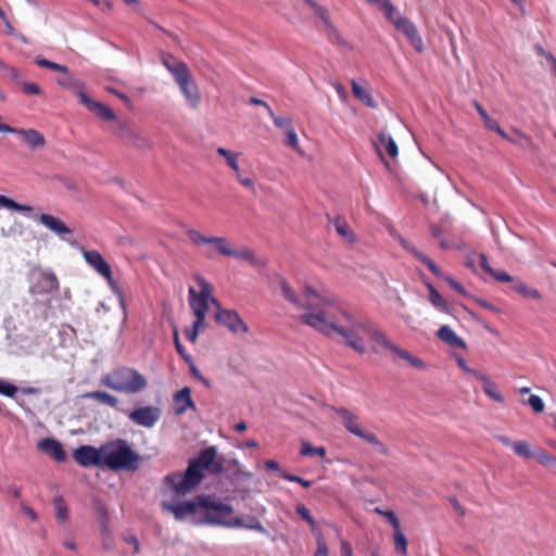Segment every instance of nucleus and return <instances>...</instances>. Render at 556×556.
I'll return each instance as SVG.
<instances>
[{"mask_svg": "<svg viewBox=\"0 0 556 556\" xmlns=\"http://www.w3.org/2000/svg\"><path fill=\"white\" fill-rule=\"evenodd\" d=\"M315 330L327 337H340L344 344L358 354L367 351L365 337L372 342V351L388 350L394 357L406 361L417 369H426L425 362L394 344L387 334L367 319H358L339 306L333 295H319L315 291Z\"/></svg>", "mask_w": 556, "mask_h": 556, "instance_id": "obj_1", "label": "nucleus"}, {"mask_svg": "<svg viewBox=\"0 0 556 556\" xmlns=\"http://www.w3.org/2000/svg\"><path fill=\"white\" fill-rule=\"evenodd\" d=\"M163 511L170 513L178 521L189 519L194 526L226 523L224 516L232 514L230 505L211 495H197L190 501L162 502Z\"/></svg>", "mask_w": 556, "mask_h": 556, "instance_id": "obj_2", "label": "nucleus"}, {"mask_svg": "<svg viewBox=\"0 0 556 556\" xmlns=\"http://www.w3.org/2000/svg\"><path fill=\"white\" fill-rule=\"evenodd\" d=\"M204 470L213 475L224 471V459L218 457L215 446L202 450L197 458L190 459L184 473L173 472L165 476L164 483L177 495H184L202 482Z\"/></svg>", "mask_w": 556, "mask_h": 556, "instance_id": "obj_3", "label": "nucleus"}, {"mask_svg": "<svg viewBox=\"0 0 556 556\" xmlns=\"http://www.w3.org/2000/svg\"><path fill=\"white\" fill-rule=\"evenodd\" d=\"M162 64L173 75L175 83L178 85L189 105L192 109H197L201 101V93L188 65L170 53H164L162 55Z\"/></svg>", "mask_w": 556, "mask_h": 556, "instance_id": "obj_4", "label": "nucleus"}, {"mask_svg": "<svg viewBox=\"0 0 556 556\" xmlns=\"http://www.w3.org/2000/svg\"><path fill=\"white\" fill-rule=\"evenodd\" d=\"M103 467L111 470H130L138 469L140 455L131 448L129 443L123 439H116L102 445Z\"/></svg>", "mask_w": 556, "mask_h": 556, "instance_id": "obj_5", "label": "nucleus"}, {"mask_svg": "<svg viewBox=\"0 0 556 556\" xmlns=\"http://www.w3.org/2000/svg\"><path fill=\"white\" fill-rule=\"evenodd\" d=\"M101 383L124 393H138L148 386L147 379L138 370L129 367L117 368L104 375Z\"/></svg>", "mask_w": 556, "mask_h": 556, "instance_id": "obj_6", "label": "nucleus"}, {"mask_svg": "<svg viewBox=\"0 0 556 556\" xmlns=\"http://www.w3.org/2000/svg\"><path fill=\"white\" fill-rule=\"evenodd\" d=\"M332 410L340 418L348 432L370 444L381 455H389V447L372 431L362 426L361 417L346 407H333Z\"/></svg>", "mask_w": 556, "mask_h": 556, "instance_id": "obj_7", "label": "nucleus"}, {"mask_svg": "<svg viewBox=\"0 0 556 556\" xmlns=\"http://www.w3.org/2000/svg\"><path fill=\"white\" fill-rule=\"evenodd\" d=\"M81 255L85 262L101 277L105 279L109 285L110 290L113 294L116 295L121 308L126 314L127 304H126V295L124 290L117 283V281L113 277V271L110 264L105 261L103 255L98 250H87L81 249Z\"/></svg>", "mask_w": 556, "mask_h": 556, "instance_id": "obj_8", "label": "nucleus"}, {"mask_svg": "<svg viewBox=\"0 0 556 556\" xmlns=\"http://www.w3.org/2000/svg\"><path fill=\"white\" fill-rule=\"evenodd\" d=\"M197 282L200 287L198 292L193 287L189 288V304L195 316L198 324H204L208 311V304L212 303L213 287L203 277L198 276Z\"/></svg>", "mask_w": 556, "mask_h": 556, "instance_id": "obj_9", "label": "nucleus"}, {"mask_svg": "<svg viewBox=\"0 0 556 556\" xmlns=\"http://www.w3.org/2000/svg\"><path fill=\"white\" fill-rule=\"evenodd\" d=\"M277 286L282 296L290 302L298 311L305 309L306 312L301 316L302 321L308 326H313V311L311 307V296L308 293L296 295L290 287L287 279L280 275L275 277Z\"/></svg>", "mask_w": 556, "mask_h": 556, "instance_id": "obj_10", "label": "nucleus"}, {"mask_svg": "<svg viewBox=\"0 0 556 556\" xmlns=\"http://www.w3.org/2000/svg\"><path fill=\"white\" fill-rule=\"evenodd\" d=\"M399 242L407 252H409L418 261L425 264L434 276L444 279L459 294L464 295L466 293L465 288L458 281H456L450 276H445L443 271L439 268V266L430 257L418 251L410 242H408L402 237H400Z\"/></svg>", "mask_w": 556, "mask_h": 556, "instance_id": "obj_11", "label": "nucleus"}, {"mask_svg": "<svg viewBox=\"0 0 556 556\" xmlns=\"http://www.w3.org/2000/svg\"><path fill=\"white\" fill-rule=\"evenodd\" d=\"M212 304L216 308L214 318L218 325L227 328L232 333H247L249 331V326L235 309L223 308L216 299H212Z\"/></svg>", "mask_w": 556, "mask_h": 556, "instance_id": "obj_12", "label": "nucleus"}, {"mask_svg": "<svg viewBox=\"0 0 556 556\" xmlns=\"http://www.w3.org/2000/svg\"><path fill=\"white\" fill-rule=\"evenodd\" d=\"M186 235L189 241L195 245H211L217 253L226 256V254H230V242L225 237L212 236L207 237L202 235L200 231L195 229H188Z\"/></svg>", "mask_w": 556, "mask_h": 556, "instance_id": "obj_13", "label": "nucleus"}, {"mask_svg": "<svg viewBox=\"0 0 556 556\" xmlns=\"http://www.w3.org/2000/svg\"><path fill=\"white\" fill-rule=\"evenodd\" d=\"M59 288L60 283L54 273L39 270L33 274V280L29 287L31 294H49L56 292Z\"/></svg>", "mask_w": 556, "mask_h": 556, "instance_id": "obj_14", "label": "nucleus"}, {"mask_svg": "<svg viewBox=\"0 0 556 556\" xmlns=\"http://www.w3.org/2000/svg\"><path fill=\"white\" fill-rule=\"evenodd\" d=\"M162 415V410L157 406H142L131 410L128 414V418L135 425L144 427V428H153L160 420Z\"/></svg>", "mask_w": 556, "mask_h": 556, "instance_id": "obj_15", "label": "nucleus"}, {"mask_svg": "<svg viewBox=\"0 0 556 556\" xmlns=\"http://www.w3.org/2000/svg\"><path fill=\"white\" fill-rule=\"evenodd\" d=\"M112 131L127 144H132L137 148L147 146V140L132 128L129 121H116V124L112 127Z\"/></svg>", "mask_w": 556, "mask_h": 556, "instance_id": "obj_16", "label": "nucleus"}, {"mask_svg": "<svg viewBox=\"0 0 556 556\" xmlns=\"http://www.w3.org/2000/svg\"><path fill=\"white\" fill-rule=\"evenodd\" d=\"M73 457L75 462L83 467H103L102 446L96 448L91 445H81L74 451Z\"/></svg>", "mask_w": 556, "mask_h": 556, "instance_id": "obj_17", "label": "nucleus"}, {"mask_svg": "<svg viewBox=\"0 0 556 556\" xmlns=\"http://www.w3.org/2000/svg\"><path fill=\"white\" fill-rule=\"evenodd\" d=\"M394 27L406 36L407 40L417 52L424 51L422 39L416 26L408 18L404 16H397L394 21Z\"/></svg>", "mask_w": 556, "mask_h": 556, "instance_id": "obj_18", "label": "nucleus"}, {"mask_svg": "<svg viewBox=\"0 0 556 556\" xmlns=\"http://www.w3.org/2000/svg\"><path fill=\"white\" fill-rule=\"evenodd\" d=\"M315 18L319 20V30L326 34L330 42L338 46H345V41L340 36L336 27L330 23L328 12L326 9L317 7L315 4Z\"/></svg>", "mask_w": 556, "mask_h": 556, "instance_id": "obj_19", "label": "nucleus"}, {"mask_svg": "<svg viewBox=\"0 0 556 556\" xmlns=\"http://www.w3.org/2000/svg\"><path fill=\"white\" fill-rule=\"evenodd\" d=\"M78 97L80 99V102L88 108L89 111L97 114L101 119L103 121H115L116 115L114 111L109 108L108 105L92 100L88 94L84 93L83 91H79Z\"/></svg>", "mask_w": 556, "mask_h": 556, "instance_id": "obj_20", "label": "nucleus"}, {"mask_svg": "<svg viewBox=\"0 0 556 556\" xmlns=\"http://www.w3.org/2000/svg\"><path fill=\"white\" fill-rule=\"evenodd\" d=\"M175 415L180 416L187 412V409H197L195 403L191 397V389L185 387L177 391L174 396Z\"/></svg>", "mask_w": 556, "mask_h": 556, "instance_id": "obj_21", "label": "nucleus"}, {"mask_svg": "<svg viewBox=\"0 0 556 556\" xmlns=\"http://www.w3.org/2000/svg\"><path fill=\"white\" fill-rule=\"evenodd\" d=\"M231 514H226L223 518L227 523H217L216 526H224L227 528H245L250 530H255L261 533H265L266 529L262 525L260 520L254 517L249 518L248 522L244 521L243 518H230Z\"/></svg>", "mask_w": 556, "mask_h": 556, "instance_id": "obj_22", "label": "nucleus"}, {"mask_svg": "<svg viewBox=\"0 0 556 556\" xmlns=\"http://www.w3.org/2000/svg\"><path fill=\"white\" fill-rule=\"evenodd\" d=\"M38 450L51 456L56 462H64L66 458V453L62 444L54 439L47 438L39 441Z\"/></svg>", "mask_w": 556, "mask_h": 556, "instance_id": "obj_23", "label": "nucleus"}, {"mask_svg": "<svg viewBox=\"0 0 556 556\" xmlns=\"http://www.w3.org/2000/svg\"><path fill=\"white\" fill-rule=\"evenodd\" d=\"M31 149L37 150L46 144L45 136L36 129H17L14 132Z\"/></svg>", "mask_w": 556, "mask_h": 556, "instance_id": "obj_24", "label": "nucleus"}, {"mask_svg": "<svg viewBox=\"0 0 556 556\" xmlns=\"http://www.w3.org/2000/svg\"><path fill=\"white\" fill-rule=\"evenodd\" d=\"M100 511L103 515L100 523L101 545L103 549L111 551L115 547V541L109 526L108 510L102 507Z\"/></svg>", "mask_w": 556, "mask_h": 556, "instance_id": "obj_25", "label": "nucleus"}, {"mask_svg": "<svg viewBox=\"0 0 556 556\" xmlns=\"http://www.w3.org/2000/svg\"><path fill=\"white\" fill-rule=\"evenodd\" d=\"M39 222L59 236L70 235L72 230L58 217L50 214H41Z\"/></svg>", "mask_w": 556, "mask_h": 556, "instance_id": "obj_26", "label": "nucleus"}, {"mask_svg": "<svg viewBox=\"0 0 556 556\" xmlns=\"http://www.w3.org/2000/svg\"><path fill=\"white\" fill-rule=\"evenodd\" d=\"M437 336L440 340L447 343L453 348L466 349L465 341L459 338L454 330H452L448 326H442L439 328Z\"/></svg>", "mask_w": 556, "mask_h": 556, "instance_id": "obj_27", "label": "nucleus"}, {"mask_svg": "<svg viewBox=\"0 0 556 556\" xmlns=\"http://www.w3.org/2000/svg\"><path fill=\"white\" fill-rule=\"evenodd\" d=\"M352 91L356 99L364 102L368 108L376 109L377 103L375 102L370 90L366 86H362L355 79L351 81Z\"/></svg>", "mask_w": 556, "mask_h": 556, "instance_id": "obj_28", "label": "nucleus"}, {"mask_svg": "<svg viewBox=\"0 0 556 556\" xmlns=\"http://www.w3.org/2000/svg\"><path fill=\"white\" fill-rule=\"evenodd\" d=\"M383 147L388 155L392 159L396 157L399 154V148L393 138L388 135L386 131H381L378 136V144L377 149L379 153H381L380 148Z\"/></svg>", "mask_w": 556, "mask_h": 556, "instance_id": "obj_29", "label": "nucleus"}, {"mask_svg": "<svg viewBox=\"0 0 556 556\" xmlns=\"http://www.w3.org/2000/svg\"><path fill=\"white\" fill-rule=\"evenodd\" d=\"M86 399L96 400L101 404H105L110 407L116 408L118 405V399L104 391L88 392L84 395Z\"/></svg>", "mask_w": 556, "mask_h": 556, "instance_id": "obj_30", "label": "nucleus"}, {"mask_svg": "<svg viewBox=\"0 0 556 556\" xmlns=\"http://www.w3.org/2000/svg\"><path fill=\"white\" fill-rule=\"evenodd\" d=\"M333 226L336 228L337 233L344 238L348 242L353 243L355 241V235L351 230L348 222L343 217H336L333 219Z\"/></svg>", "mask_w": 556, "mask_h": 556, "instance_id": "obj_31", "label": "nucleus"}, {"mask_svg": "<svg viewBox=\"0 0 556 556\" xmlns=\"http://www.w3.org/2000/svg\"><path fill=\"white\" fill-rule=\"evenodd\" d=\"M429 291V301L430 303L441 312H448V306L443 299V296L439 293V291L431 285L430 282L426 283Z\"/></svg>", "mask_w": 556, "mask_h": 556, "instance_id": "obj_32", "label": "nucleus"}, {"mask_svg": "<svg viewBox=\"0 0 556 556\" xmlns=\"http://www.w3.org/2000/svg\"><path fill=\"white\" fill-rule=\"evenodd\" d=\"M332 465V459L326 458V448L323 446H315V469L320 466L324 470L319 478H326L328 473V466Z\"/></svg>", "mask_w": 556, "mask_h": 556, "instance_id": "obj_33", "label": "nucleus"}, {"mask_svg": "<svg viewBox=\"0 0 556 556\" xmlns=\"http://www.w3.org/2000/svg\"><path fill=\"white\" fill-rule=\"evenodd\" d=\"M511 289L526 298L534 300L541 299V293L538 289H530L525 282L520 280H515L514 283L511 285Z\"/></svg>", "mask_w": 556, "mask_h": 556, "instance_id": "obj_34", "label": "nucleus"}, {"mask_svg": "<svg viewBox=\"0 0 556 556\" xmlns=\"http://www.w3.org/2000/svg\"><path fill=\"white\" fill-rule=\"evenodd\" d=\"M483 391L493 401H496L498 403H503L504 400H505L504 395L498 390L496 383L493 382L491 379H488L485 381V383H483Z\"/></svg>", "mask_w": 556, "mask_h": 556, "instance_id": "obj_35", "label": "nucleus"}, {"mask_svg": "<svg viewBox=\"0 0 556 556\" xmlns=\"http://www.w3.org/2000/svg\"><path fill=\"white\" fill-rule=\"evenodd\" d=\"M34 61L39 67L49 68L60 73H67V66L49 61L40 54L36 55Z\"/></svg>", "mask_w": 556, "mask_h": 556, "instance_id": "obj_36", "label": "nucleus"}, {"mask_svg": "<svg viewBox=\"0 0 556 556\" xmlns=\"http://www.w3.org/2000/svg\"><path fill=\"white\" fill-rule=\"evenodd\" d=\"M484 122V126L491 130V131H495L496 134H498L502 138H504L505 140L509 141V142H516V140H513L511 139V136H509L501 126L500 124L497 123L496 119L492 118L490 115L489 116H485V118L483 119Z\"/></svg>", "mask_w": 556, "mask_h": 556, "instance_id": "obj_37", "label": "nucleus"}, {"mask_svg": "<svg viewBox=\"0 0 556 556\" xmlns=\"http://www.w3.org/2000/svg\"><path fill=\"white\" fill-rule=\"evenodd\" d=\"M230 252L231 253L226 254V256L247 261V262H250L251 264H256L254 252L249 248H242V249L236 250L230 247Z\"/></svg>", "mask_w": 556, "mask_h": 556, "instance_id": "obj_38", "label": "nucleus"}, {"mask_svg": "<svg viewBox=\"0 0 556 556\" xmlns=\"http://www.w3.org/2000/svg\"><path fill=\"white\" fill-rule=\"evenodd\" d=\"M216 152L218 155L225 157L228 166L233 170V172H238V157H239V153L237 152H232L230 150H227L225 148H217L216 149Z\"/></svg>", "mask_w": 556, "mask_h": 556, "instance_id": "obj_39", "label": "nucleus"}, {"mask_svg": "<svg viewBox=\"0 0 556 556\" xmlns=\"http://www.w3.org/2000/svg\"><path fill=\"white\" fill-rule=\"evenodd\" d=\"M394 548L397 553L403 556L407 555V539L401 529L394 530L393 532Z\"/></svg>", "mask_w": 556, "mask_h": 556, "instance_id": "obj_40", "label": "nucleus"}, {"mask_svg": "<svg viewBox=\"0 0 556 556\" xmlns=\"http://www.w3.org/2000/svg\"><path fill=\"white\" fill-rule=\"evenodd\" d=\"M0 207L10 208L17 212H30L31 206L18 204L7 195L0 194Z\"/></svg>", "mask_w": 556, "mask_h": 556, "instance_id": "obj_41", "label": "nucleus"}, {"mask_svg": "<svg viewBox=\"0 0 556 556\" xmlns=\"http://www.w3.org/2000/svg\"><path fill=\"white\" fill-rule=\"evenodd\" d=\"M269 116L276 127L282 129L285 132L292 129V119L289 116L276 115L273 110H269Z\"/></svg>", "mask_w": 556, "mask_h": 556, "instance_id": "obj_42", "label": "nucleus"}, {"mask_svg": "<svg viewBox=\"0 0 556 556\" xmlns=\"http://www.w3.org/2000/svg\"><path fill=\"white\" fill-rule=\"evenodd\" d=\"M511 447L517 455L523 458H530L533 456L530 444L527 441H515V443L511 444Z\"/></svg>", "mask_w": 556, "mask_h": 556, "instance_id": "obj_43", "label": "nucleus"}, {"mask_svg": "<svg viewBox=\"0 0 556 556\" xmlns=\"http://www.w3.org/2000/svg\"><path fill=\"white\" fill-rule=\"evenodd\" d=\"M63 76L62 77H59L56 79V83L64 87V88H68V89H75V88H78L81 86L80 81L75 79L71 73H70V70L67 68V73H62Z\"/></svg>", "mask_w": 556, "mask_h": 556, "instance_id": "obj_44", "label": "nucleus"}, {"mask_svg": "<svg viewBox=\"0 0 556 556\" xmlns=\"http://www.w3.org/2000/svg\"><path fill=\"white\" fill-rule=\"evenodd\" d=\"M55 515L58 520L65 521L68 518L67 507L62 497H56L54 500Z\"/></svg>", "mask_w": 556, "mask_h": 556, "instance_id": "obj_45", "label": "nucleus"}, {"mask_svg": "<svg viewBox=\"0 0 556 556\" xmlns=\"http://www.w3.org/2000/svg\"><path fill=\"white\" fill-rule=\"evenodd\" d=\"M286 134V144L290 148H292L295 152H298L300 155H303V151L301 150V148L299 147V142H298V135L294 130V128L288 130Z\"/></svg>", "mask_w": 556, "mask_h": 556, "instance_id": "obj_46", "label": "nucleus"}, {"mask_svg": "<svg viewBox=\"0 0 556 556\" xmlns=\"http://www.w3.org/2000/svg\"><path fill=\"white\" fill-rule=\"evenodd\" d=\"M534 456L536 457L539 463L544 466L556 465V458L546 451L541 450L538 453H535Z\"/></svg>", "mask_w": 556, "mask_h": 556, "instance_id": "obj_47", "label": "nucleus"}, {"mask_svg": "<svg viewBox=\"0 0 556 556\" xmlns=\"http://www.w3.org/2000/svg\"><path fill=\"white\" fill-rule=\"evenodd\" d=\"M20 86L22 87L23 91L28 96H39L42 93L40 86L36 83H28L22 80Z\"/></svg>", "mask_w": 556, "mask_h": 556, "instance_id": "obj_48", "label": "nucleus"}, {"mask_svg": "<svg viewBox=\"0 0 556 556\" xmlns=\"http://www.w3.org/2000/svg\"><path fill=\"white\" fill-rule=\"evenodd\" d=\"M381 7L386 13V16L394 25V21L396 20L397 16H401V15L395 12V8H394L393 3L390 0H383L381 2Z\"/></svg>", "mask_w": 556, "mask_h": 556, "instance_id": "obj_49", "label": "nucleus"}, {"mask_svg": "<svg viewBox=\"0 0 556 556\" xmlns=\"http://www.w3.org/2000/svg\"><path fill=\"white\" fill-rule=\"evenodd\" d=\"M203 325L204 324H198V320H194L192 327L187 328L185 330V334L190 342L194 343L197 341L199 331L201 330Z\"/></svg>", "mask_w": 556, "mask_h": 556, "instance_id": "obj_50", "label": "nucleus"}, {"mask_svg": "<svg viewBox=\"0 0 556 556\" xmlns=\"http://www.w3.org/2000/svg\"><path fill=\"white\" fill-rule=\"evenodd\" d=\"M5 77L17 85L23 80L21 72L13 66L5 67Z\"/></svg>", "mask_w": 556, "mask_h": 556, "instance_id": "obj_51", "label": "nucleus"}, {"mask_svg": "<svg viewBox=\"0 0 556 556\" xmlns=\"http://www.w3.org/2000/svg\"><path fill=\"white\" fill-rule=\"evenodd\" d=\"M280 477L288 481L301 483L305 488H308L312 484V482L309 480H304L299 476L290 475L286 471H280Z\"/></svg>", "mask_w": 556, "mask_h": 556, "instance_id": "obj_52", "label": "nucleus"}, {"mask_svg": "<svg viewBox=\"0 0 556 556\" xmlns=\"http://www.w3.org/2000/svg\"><path fill=\"white\" fill-rule=\"evenodd\" d=\"M528 403L535 413H542L544 410V403L539 395H530Z\"/></svg>", "mask_w": 556, "mask_h": 556, "instance_id": "obj_53", "label": "nucleus"}, {"mask_svg": "<svg viewBox=\"0 0 556 556\" xmlns=\"http://www.w3.org/2000/svg\"><path fill=\"white\" fill-rule=\"evenodd\" d=\"M17 388L4 380H0V394L5 396H14Z\"/></svg>", "mask_w": 556, "mask_h": 556, "instance_id": "obj_54", "label": "nucleus"}, {"mask_svg": "<svg viewBox=\"0 0 556 556\" xmlns=\"http://www.w3.org/2000/svg\"><path fill=\"white\" fill-rule=\"evenodd\" d=\"M515 137H511L513 140H516V144L520 143V141H525L526 146L532 147L533 140L530 136L526 135L521 130L514 129Z\"/></svg>", "mask_w": 556, "mask_h": 556, "instance_id": "obj_55", "label": "nucleus"}, {"mask_svg": "<svg viewBox=\"0 0 556 556\" xmlns=\"http://www.w3.org/2000/svg\"><path fill=\"white\" fill-rule=\"evenodd\" d=\"M296 514L303 519L305 520L306 522H308L311 526H313V517L311 516V511L309 509L303 505V504H299L296 506Z\"/></svg>", "mask_w": 556, "mask_h": 556, "instance_id": "obj_56", "label": "nucleus"}, {"mask_svg": "<svg viewBox=\"0 0 556 556\" xmlns=\"http://www.w3.org/2000/svg\"><path fill=\"white\" fill-rule=\"evenodd\" d=\"M123 540L134 546V553L138 554L140 552V542L138 538L134 534L125 533L123 534Z\"/></svg>", "mask_w": 556, "mask_h": 556, "instance_id": "obj_57", "label": "nucleus"}, {"mask_svg": "<svg viewBox=\"0 0 556 556\" xmlns=\"http://www.w3.org/2000/svg\"><path fill=\"white\" fill-rule=\"evenodd\" d=\"M491 276L496 280V281H500V282H513L514 283V279L510 275H508L506 271L504 270H493V273H491Z\"/></svg>", "mask_w": 556, "mask_h": 556, "instance_id": "obj_58", "label": "nucleus"}, {"mask_svg": "<svg viewBox=\"0 0 556 556\" xmlns=\"http://www.w3.org/2000/svg\"><path fill=\"white\" fill-rule=\"evenodd\" d=\"M383 517L387 518V520L392 525L393 530L401 529L400 520L397 516L392 510L383 511Z\"/></svg>", "mask_w": 556, "mask_h": 556, "instance_id": "obj_59", "label": "nucleus"}, {"mask_svg": "<svg viewBox=\"0 0 556 556\" xmlns=\"http://www.w3.org/2000/svg\"><path fill=\"white\" fill-rule=\"evenodd\" d=\"M174 343H175V348H176L177 353L180 356H182L185 359H188L189 355L186 354V350H185L184 345L181 344V342L179 340V336H178V331L177 330L174 331Z\"/></svg>", "mask_w": 556, "mask_h": 556, "instance_id": "obj_60", "label": "nucleus"}, {"mask_svg": "<svg viewBox=\"0 0 556 556\" xmlns=\"http://www.w3.org/2000/svg\"><path fill=\"white\" fill-rule=\"evenodd\" d=\"M340 552H341V556H353V547L344 539H341V541H340Z\"/></svg>", "mask_w": 556, "mask_h": 556, "instance_id": "obj_61", "label": "nucleus"}, {"mask_svg": "<svg viewBox=\"0 0 556 556\" xmlns=\"http://www.w3.org/2000/svg\"><path fill=\"white\" fill-rule=\"evenodd\" d=\"M106 90L109 92L113 93L114 96H116L117 98H119L127 106L131 105V101L127 94L118 91L117 89H115L113 87H108Z\"/></svg>", "mask_w": 556, "mask_h": 556, "instance_id": "obj_62", "label": "nucleus"}, {"mask_svg": "<svg viewBox=\"0 0 556 556\" xmlns=\"http://www.w3.org/2000/svg\"><path fill=\"white\" fill-rule=\"evenodd\" d=\"M329 549L325 541L317 540V548L315 551V556H328Z\"/></svg>", "mask_w": 556, "mask_h": 556, "instance_id": "obj_63", "label": "nucleus"}, {"mask_svg": "<svg viewBox=\"0 0 556 556\" xmlns=\"http://www.w3.org/2000/svg\"><path fill=\"white\" fill-rule=\"evenodd\" d=\"M479 263H480V266L481 268L491 275V273H493V268L491 267V265L489 264V261H488V257L484 255V254H480L479 256Z\"/></svg>", "mask_w": 556, "mask_h": 556, "instance_id": "obj_64", "label": "nucleus"}]
</instances>
